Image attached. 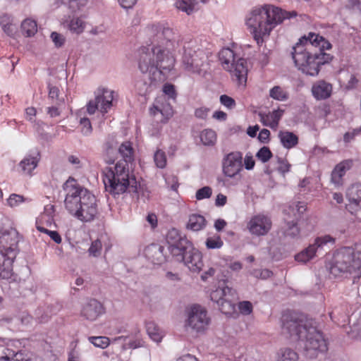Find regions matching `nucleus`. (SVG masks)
I'll return each instance as SVG.
<instances>
[{
	"instance_id": "58836bf2",
	"label": "nucleus",
	"mask_w": 361,
	"mask_h": 361,
	"mask_svg": "<svg viewBox=\"0 0 361 361\" xmlns=\"http://www.w3.org/2000/svg\"><path fill=\"white\" fill-rule=\"evenodd\" d=\"M49 95L48 98L54 104L57 106L64 105V99L59 97L60 90L56 86H52L51 84H48Z\"/></svg>"
},
{
	"instance_id": "f257e3e1",
	"label": "nucleus",
	"mask_w": 361,
	"mask_h": 361,
	"mask_svg": "<svg viewBox=\"0 0 361 361\" xmlns=\"http://www.w3.org/2000/svg\"><path fill=\"white\" fill-rule=\"evenodd\" d=\"M330 49L331 44L324 37L309 32L292 47L290 54L298 70L306 75L316 76L321 66L331 61L333 56L324 52Z\"/></svg>"
},
{
	"instance_id": "7ed1b4c3",
	"label": "nucleus",
	"mask_w": 361,
	"mask_h": 361,
	"mask_svg": "<svg viewBox=\"0 0 361 361\" xmlns=\"http://www.w3.org/2000/svg\"><path fill=\"white\" fill-rule=\"evenodd\" d=\"M295 11H286L273 5H264L253 8L246 17V25L259 46L264 38L270 35L272 30L285 19L295 17Z\"/></svg>"
},
{
	"instance_id": "69168bd1",
	"label": "nucleus",
	"mask_w": 361,
	"mask_h": 361,
	"mask_svg": "<svg viewBox=\"0 0 361 361\" xmlns=\"http://www.w3.org/2000/svg\"><path fill=\"white\" fill-rule=\"evenodd\" d=\"M61 106L54 104V106L48 107L47 110V114L51 118L59 116L61 114Z\"/></svg>"
},
{
	"instance_id": "5701e85b",
	"label": "nucleus",
	"mask_w": 361,
	"mask_h": 361,
	"mask_svg": "<svg viewBox=\"0 0 361 361\" xmlns=\"http://www.w3.org/2000/svg\"><path fill=\"white\" fill-rule=\"evenodd\" d=\"M40 158V153L38 150L30 152L20 161L18 166L20 171L25 175L31 176L32 171L38 166Z\"/></svg>"
},
{
	"instance_id": "dca6fc26",
	"label": "nucleus",
	"mask_w": 361,
	"mask_h": 361,
	"mask_svg": "<svg viewBox=\"0 0 361 361\" xmlns=\"http://www.w3.org/2000/svg\"><path fill=\"white\" fill-rule=\"evenodd\" d=\"M153 56H156V62L153 73L158 71L160 74L165 75L173 67L175 59L169 49L152 47Z\"/></svg>"
},
{
	"instance_id": "79ce46f5",
	"label": "nucleus",
	"mask_w": 361,
	"mask_h": 361,
	"mask_svg": "<svg viewBox=\"0 0 361 361\" xmlns=\"http://www.w3.org/2000/svg\"><path fill=\"white\" fill-rule=\"evenodd\" d=\"M279 361H298V355L290 348L281 349L279 353Z\"/></svg>"
},
{
	"instance_id": "37998d69",
	"label": "nucleus",
	"mask_w": 361,
	"mask_h": 361,
	"mask_svg": "<svg viewBox=\"0 0 361 361\" xmlns=\"http://www.w3.org/2000/svg\"><path fill=\"white\" fill-rule=\"evenodd\" d=\"M269 96L274 99L285 101L288 98V94L280 86H274L269 91Z\"/></svg>"
},
{
	"instance_id": "a878e982",
	"label": "nucleus",
	"mask_w": 361,
	"mask_h": 361,
	"mask_svg": "<svg viewBox=\"0 0 361 361\" xmlns=\"http://www.w3.org/2000/svg\"><path fill=\"white\" fill-rule=\"evenodd\" d=\"M332 85L325 80H318L312 87V95L317 100L326 99L331 97Z\"/></svg>"
},
{
	"instance_id": "09e8293b",
	"label": "nucleus",
	"mask_w": 361,
	"mask_h": 361,
	"mask_svg": "<svg viewBox=\"0 0 361 361\" xmlns=\"http://www.w3.org/2000/svg\"><path fill=\"white\" fill-rule=\"evenodd\" d=\"M68 26L71 31L77 34L81 33L84 30L83 22L78 18H73Z\"/></svg>"
},
{
	"instance_id": "8fccbe9b",
	"label": "nucleus",
	"mask_w": 361,
	"mask_h": 361,
	"mask_svg": "<svg viewBox=\"0 0 361 361\" xmlns=\"http://www.w3.org/2000/svg\"><path fill=\"white\" fill-rule=\"evenodd\" d=\"M272 157V152L268 147H262L256 154V157L262 163L267 162Z\"/></svg>"
},
{
	"instance_id": "72a5a7b5",
	"label": "nucleus",
	"mask_w": 361,
	"mask_h": 361,
	"mask_svg": "<svg viewBox=\"0 0 361 361\" xmlns=\"http://www.w3.org/2000/svg\"><path fill=\"white\" fill-rule=\"evenodd\" d=\"M346 196L350 202L361 207V184L351 185L347 190Z\"/></svg>"
},
{
	"instance_id": "4c0bfd02",
	"label": "nucleus",
	"mask_w": 361,
	"mask_h": 361,
	"mask_svg": "<svg viewBox=\"0 0 361 361\" xmlns=\"http://www.w3.org/2000/svg\"><path fill=\"white\" fill-rule=\"evenodd\" d=\"M150 78L143 76L135 82V88L140 95H145L150 91L152 82L149 81Z\"/></svg>"
},
{
	"instance_id": "2f4dec72",
	"label": "nucleus",
	"mask_w": 361,
	"mask_h": 361,
	"mask_svg": "<svg viewBox=\"0 0 361 361\" xmlns=\"http://www.w3.org/2000/svg\"><path fill=\"white\" fill-rule=\"evenodd\" d=\"M279 138L283 147L286 149H291L298 143V136L292 132L280 131Z\"/></svg>"
},
{
	"instance_id": "423d86ee",
	"label": "nucleus",
	"mask_w": 361,
	"mask_h": 361,
	"mask_svg": "<svg viewBox=\"0 0 361 361\" xmlns=\"http://www.w3.org/2000/svg\"><path fill=\"white\" fill-rule=\"evenodd\" d=\"M219 58L224 69L231 73L233 80L238 84L246 82L247 68L245 59L237 56L230 48L222 49L219 54Z\"/></svg>"
},
{
	"instance_id": "49530a36",
	"label": "nucleus",
	"mask_w": 361,
	"mask_h": 361,
	"mask_svg": "<svg viewBox=\"0 0 361 361\" xmlns=\"http://www.w3.org/2000/svg\"><path fill=\"white\" fill-rule=\"evenodd\" d=\"M89 341L95 347L106 348L109 345V338L106 336H90Z\"/></svg>"
},
{
	"instance_id": "f3484780",
	"label": "nucleus",
	"mask_w": 361,
	"mask_h": 361,
	"mask_svg": "<svg viewBox=\"0 0 361 361\" xmlns=\"http://www.w3.org/2000/svg\"><path fill=\"white\" fill-rule=\"evenodd\" d=\"M271 221L264 214L252 216L247 223V228L252 235L262 236L267 235L271 228Z\"/></svg>"
},
{
	"instance_id": "5fc2aeb1",
	"label": "nucleus",
	"mask_w": 361,
	"mask_h": 361,
	"mask_svg": "<svg viewBox=\"0 0 361 361\" xmlns=\"http://www.w3.org/2000/svg\"><path fill=\"white\" fill-rule=\"evenodd\" d=\"M252 274L257 279H267L273 275V273L271 270L268 269H254L252 272Z\"/></svg>"
},
{
	"instance_id": "ea45409f",
	"label": "nucleus",
	"mask_w": 361,
	"mask_h": 361,
	"mask_svg": "<svg viewBox=\"0 0 361 361\" xmlns=\"http://www.w3.org/2000/svg\"><path fill=\"white\" fill-rule=\"evenodd\" d=\"M21 29L27 37L33 36L37 31V23L30 19H25L21 24Z\"/></svg>"
},
{
	"instance_id": "c85d7f7f",
	"label": "nucleus",
	"mask_w": 361,
	"mask_h": 361,
	"mask_svg": "<svg viewBox=\"0 0 361 361\" xmlns=\"http://www.w3.org/2000/svg\"><path fill=\"white\" fill-rule=\"evenodd\" d=\"M235 290L229 288L225 284V281H219V286L216 289L212 291L210 298L212 301L217 303L221 302L225 298L229 295H234Z\"/></svg>"
},
{
	"instance_id": "b1692460",
	"label": "nucleus",
	"mask_w": 361,
	"mask_h": 361,
	"mask_svg": "<svg viewBox=\"0 0 361 361\" xmlns=\"http://www.w3.org/2000/svg\"><path fill=\"white\" fill-rule=\"evenodd\" d=\"M15 259L0 257V279L6 280L9 283L16 282L19 279L17 274L13 271V263Z\"/></svg>"
},
{
	"instance_id": "6e6552de",
	"label": "nucleus",
	"mask_w": 361,
	"mask_h": 361,
	"mask_svg": "<svg viewBox=\"0 0 361 361\" xmlns=\"http://www.w3.org/2000/svg\"><path fill=\"white\" fill-rule=\"evenodd\" d=\"M208 66L209 57L204 50L194 49L190 47L184 46L182 66L185 71L193 73H199Z\"/></svg>"
},
{
	"instance_id": "13d9d810",
	"label": "nucleus",
	"mask_w": 361,
	"mask_h": 361,
	"mask_svg": "<svg viewBox=\"0 0 361 361\" xmlns=\"http://www.w3.org/2000/svg\"><path fill=\"white\" fill-rule=\"evenodd\" d=\"M80 123L82 126L81 132L84 135H89L92 130L90 121L87 118H82Z\"/></svg>"
},
{
	"instance_id": "e2e57ef3",
	"label": "nucleus",
	"mask_w": 361,
	"mask_h": 361,
	"mask_svg": "<svg viewBox=\"0 0 361 361\" xmlns=\"http://www.w3.org/2000/svg\"><path fill=\"white\" fill-rule=\"evenodd\" d=\"M51 38L57 47H62L65 42V37L56 32H53L51 34Z\"/></svg>"
},
{
	"instance_id": "a211bd4d",
	"label": "nucleus",
	"mask_w": 361,
	"mask_h": 361,
	"mask_svg": "<svg viewBox=\"0 0 361 361\" xmlns=\"http://www.w3.org/2000/svg\"><path fill=\"white\" fill-rule=\"evenodd\" d=\"M243 154L239 152H233L228 154L223 160V171L225 176L233 178L237 176L243 169Z\"/></svg>"
},
{
	"instance_id": "603ef678",
	"label": "nucleus",
	"mask_w": 361,
	"mask_h": 361,
	"mask_svg": "<svg viewBox=\"0 0 361 361\" xmlns=\"http://www.w3.org/2000/svg\"><path fill=\"white\" fill-rule=\"evenodd\" d=\"M212 194V190L209 186H204L199 189L195 194V197L197 200H201L206 198H209Z\"/></svg>"
},
{
	"instance_id": "2eb2a0df",
	"label": "nucleus",
	"mask_w": 361,
	"mask_h": 361,
	"mask_svg": "<svg viewBox=\"0 0 361 361\" xmlns=\"http://www.w3.org/2000/svg\"><path fill=\"white\" fill-rule=\"evenodd\" d=\"M150 31L152 34V43L157 44L154 47L169 49L171 46L174 47V34L171 28L153 25Z\"/></svg>"
},
{
	"instance_id": "cd10ccee",
	"label": "nucleus",
	"mask_w": 361,
	"mask_h": 361,
	"mask_svg": "<svg viewBox=\"0 0 361 361\" xmlns=\"http://www.w3.org/2000/svg\"><path fill=\"white\" fill-rule=\"evenodd\" d=\"M145 49L146 48L142 49L139 60V68L142 73L152 72L156 62V56H153L152 48L151 51H145Z\"/></svg>"
},
{
	"instance_id": "473e14b6",
	"label": "nucleus",
	"mask_w": 361,
	"mask_h": 361,
	"mask_svg": "<svg viewBox=\"0 0 361 361\" xmlns=\"http://www.w3.org/2000/svg\"><path fill=\"white\" fill-rule=\"evenodd\" d=\"M118 153L123 158V161H121L123 164H126L128 166V163L132 162L134 159V150L130 142L126 141L123 142L118 148Z\"/></svg>"
},
{
	"instance_id": "4d7b16f0",
	"label": "nucleus",
	"mask_w": 361,
	"mask_h": 361,
	"mask_svg": "<svg viewBox=\"0 0 361 361\" xmlns=\"http://www.w3.org/2000/svg\"><path fill=\"white\" fill-rule=\"evenodd\" d=\"M102 250V243L99 240L93 241L88 250L90 255L97 257L100 255Z\"/></svg>"
},
{
	"instance_id": "e433bc0d",
	"label": "nucleus",
	"mask_w": 361,
	"mask_h": 361,
	"mask_svg": "<svg viewBox=\"0 0 361 361\" xmlns=\"http://www.w3.org/2000/svg\"><path fill=\"white\" fill-rule=\"evenodd\" d=\"M202 143L205 146H213L216 141V134L212 129H204L200 135Z\"/></svg>"
},
{
	"instance_id": "774afa93",
	"label": "nucleus",
	"mask_w": 361,
	"mask_h": 361,
	"mask_svg": "<svg viewBox=\"0 0 361 361\" xmlns=\"http://www.w3.org/2000/svg\"><path fill=\"white\" fill-rule=\"evenodd\" d=\"M270 131L267 129H262L259 135L258 139L262 143H267L269 141Z\"/></svg>"
},
{
	"instance_id": "1a4fd4ad",
	"label": "nucleus",
	"mask_w": 361,
	"mask_h": 361,
	"mask_svg": "<svg viewBox=\"0 0 361 361\" xmlns=\"http://www.w3.org/2000/svg\"><path fill=\"white\" fill-rule=\"evenodd\" d=\"M282 333L293 339H302L312 321H303L296 314L285 313L281 317Z\"/></svg>"
},
{
	"instance_id": "393cba45",
	"label": "nucleus",
	"mask_w": 361,
	"mask_h": 361,
	"mask_svg": "<svg viewBox=\"0 0 361 361\" xmlns=\"http://www.w3.org/2000/svg\"><path fill=\"white\" fill-rule=\"evenodd\" d=\"M164 247L159 244H151L145 250L146 257L153 264H161L166 261Z\"/></svg>"
},
{
	"instance_id": "680f3d73",
	"label": "nucleus",
	"mask_w": 361,
	"mask_h": 361,
	"mask_svg": "<svg viewBox=\"0 0 361 361\" xmlns=\"http://www.w3.org/2000/svg\"><path fill=\"white\" fill-rule=\"evenodd\" d=\"M220 102L228 109H233L235 106V100L226 94H223L220 97Z\"/></svg>"
},
{
	"instance_id": "39448f33",
	"label": "nucleus",
	"mask_w": 361,
	"mask_h": 361,
	"mask_svg": "<svg viewBox=\"0 0 361 361\" xmlns=\"http://www.w3.org/2000/svg\"><path fill=\"white\" fill-rule=\"evenodd\" d=\"M361 268V251L350 247L337 250L330 262L329 271L337 276L343 273H353Z\"/></svg>"
},
{
	"instance_id": "de8ad7c7",
	"label": "nucleus",
	"mask_w": 361,
	"mask_h": 361,
	"mask_svg": "<svg viewBox=\"0 0 361 361\" xmlns=\"http://www.w3.org/2000/svg\"><path fill=\"white\" fill-rule=\"evenodd\" d=\"M154 161L158 168L164 169L166 165V157L164 151L157 149L154 155Z\"/></svg>"
},
{
	"instance_id": "338daca9",
	"label": "nucleus",
	"mask_w": 361,
	"mask_h": 361,
	"mask_svg": "<svg viewBox=\"0 0 361 361\" xmlns=\"http://www.w3.org/2000/svg\"><path fill=\"white\" fill-rule=\"evenodd\" d=\"M209 112V109L206 107H200L195 110V116L198 118L205 119L207 117Z\"/></svg>"
},
{
	"instance_id": "c03bdc74",
	"label": "nucleus",
	"mask_w": 361,
	"mask_h": 361,
	"mask_svg": "<svg viewBox=\"0 0 361 361\" xmlns=\"http://www.w3.org/2000/svg\"><path fill=\"white\" fill-rule=\"evenodd\" d=\"M0 25L8 35L13 34L12 19L9 15L3 14L0 16Z\"/></svg>"
},
{
	"instance_id": "c9c22d12",
	"label": "nucleus",
	"mask_w": 361,
	"mask_h": 361,
	"mask_svg": "<svg viewBox=\"0 0 361 361\" xmlns=\"http://www.w3.org/2000/svg\"><path fill=\"white\" fill-rule=\"evenodd\" d=\"M146 329L149 336L155 342L161 341L163 334L158 326L154 322H146Z\"/></svg>"
},
{
	"instance_id": "0e129e2a",
	"label": "nucleus",
	"mask_w": 361,
	"mask_h": 361,
	"mask_svg": "<svg viewBox=\"0 0 361 361\" xmlns=\"http://www.w3.org/2000/svg\"><path fill=\"white\" fill-rule=\"evenodd\" d=\"M278 163H279V166H278V171L284 174L285 173H287L290 170V164H288V162L282 159V158H278Z\"/></svg>"
},
{
	"instance_id": "9b49d317",
	"label": "nucleus",
	"mask_w": 361,
	"mask_h": 361,
	"mask_svg": "<svg viewBox=\"0 0 361 361\" xmlns=\"http://www.w3.org/2000/svg\"><path fill=\"white\" fill-rule=\"evenodd\" d=\"M19 235L14 228L0 231V257L15 259L18 252Z\"/></svg>"
},
{
	"instance_id": "f704fd0d",
	"label": "nucleus",
	"mask_w": 361,
	"mask_h": 361,
	"mask_svg": "<svg viewBox=\"0 0 361 361\" xmlns=\"http://www.w3.org/2000/svg\"><path fill=\"white\" fill-rule=\"evenodd\" d=\"M236 293L235 292L234 295H229L225 298L218 305L220 311L225 314H231L235 310V305L233 300L235 299Z\"/></svg>"
},
{
	"instance_id": "7c9ffc66",
	"label": "nucleus",
	"mask_w": 361,
	"mask_h": 361,
	"mask_svg": "<svg viewBox=\"0 0 361 361\" xmlns=\"http://www.w3.org/2000/svg\"><path fill=\"white\" fill-rule=\"evenodd\" d=\"M206 225L207 221L202 215L192 214L189 216L186 228L192 231H199L204 229Z\"/></svg>"
},
{
	"instance_id": "c756f323",
	"label": "nucleus",
	"mask_w": 361,
	"mask_h": 361,
	"mask_svg": "<svg viewBox=\"0 0 361 361\" xmlns=\"http://www.w3.org/2000/svg\"><path fill=\"white\" fill-rule=\"evenodd\" d=\"M284 111L282 109L274 110L272 112H269L265 116L260 114L261 119L264 126H269V128L274 129L278 127L279 121L281 120Z\"/></svg>"
},
{
	"instance_id": "bb28decb",
	"label": "nucleus",
	"mask_w": 361,
	"mask_h": 361,
	"mask_svg": "<svg viewBox=\"0 0 361 361\" xmlns=\"http://www.w3.org/2000/svg\"><path fill=\"white\" fill-rule=\"evenodd\" d=\"M352 166L351 160H345L338 164L331 173V182L336 186L342 185L343 177Z\"/></svg>"
},
{
	"instance_id": "0eeeda50",
	"label": "nucleus",
	"mask_w": 361,
	"mask_h": 361,
	"mask_svg": "<svg viewBox=\"0 0 361 361\" xmlns=\"http://www.w3.org/2000/svg\"><path fill=\"white\" fill-rule=\"evenodd\" d=\"M303 343V355L308 359L316 358L319 353L327 350V345L320 331L310 324L300 339Z\"/></svg>"
},
{
	"instance_id": "bf43d9fd",
	"label": "nucleus",
	"mask_w": 361,
	"mask_h": 361,
	"mask_svg": "<svg viewBox=\"0 0 361 361\" xmlns=\"http://www.w3.org/2000/svg\"><path fill=\"white\" fill-rule=\"evenodd\" d=\"M163 92L168 97L169 99H175L177 96V93L175 89V86L172 84L166 83L163 86Z\"/></svg>"
},
{
	"instance_id": "6e6d98bb",
	"label": "nucleus",
	"mask_w": 361,
	"mask_h": 361,
	"mask_svg": "<svg viewBox=\"0 0 361 361\" xmlns=\"http://www.w3.org/2000/svg\"><path fill=\"white\" fill-rule=\"evenodd\" d=\"M63 2L68 4L72 11L75 12L86 4L87 0H63Z\"/></svg>"
},
{
	"instance_id": "aec40b11",
	"label": "nucleus",
	"mask_w": 361,
	"mask_h": 361,
	"mask_svg": "<svg viewBox=\"0 0 361 361\" xmlns=\"http://www.w3.org/2000/svg\"><path fill=\"white\" fill-rule=\"evenodd\" d=\"M306 210V205L305 202H298L297 203H293L289 207V212H291L294 216V219L291 221L286 223V228L284 233L286 236L291 238L297 237L300 233V230L297 226V222L301 216Z\"/></svg>"
},
{
	"instance_id": "20e7f679",
	"label": "nucleus",
	"mask_w": 361,
	"mask_h": 361,
	"mask_svg": "<svg viewBox=\"0 0 361 361\" xmlns=\"http://www.w3.org/2000/svg\"><path fill=\"white\" fill-rule=\"evenodd\" d=\"M103 182L106 190L113 196L119 195L127 190L137 193V183L134 176H130L126 164L118 161L114 167L103 170Z\"/></svg>"
},
{
	"instance_id": "f8f14e48",
	"label": "nucleus",
	"mask_w": 361,
	"mask_h": 361,
	"mask_svg": "<svg viewBox=\"0 0 361 361\" xmlns=\"http://www.w3.org/2000/svg\"><path fill=\"white\" fill-rule=\"evenodd\" d=\"M173 257L178 262H184L185 265L194 272L200 271L203 266L202 255L193 247L192 243L185 247L179 255H175Z\"/></svg>"
},
{
	"instance_id": "864d4df0",
	"label": "nucleus",
	"mask_w": 361,
	"mask_h": 361,
	"mask_svg": "<svg viewBox=\"0 0 361 361\" xmlns=\"http://www.w3.org/2000/svg\"><path fill=\"white\" fill-rule=\"evenodd\" d=\"M25 200L26 199L22 195L17 194H11L7 199V204L8 206L13 207L25 202Z\"/></svg>"
},
{
	"instance_id": "3c124183",
	"label": "nucleus",
	"mask_w": 361,
	"mask_h": 361,
	"mask_svg": "<svg viewBox=\"0 0 361 361\" xmlns=\"http://www.w3.org/2000/svg\"><path fill=\"white\" fill-rule=\"evenodd\" d=\"M36 228L39 231L47 234L56 243L59 244L61 243V237L57 231H50L38 225H37Z\"/></svg>"
},
{
	"instance_id": "ddd939ff",
	"label": "nucleus",
	"mask_w": 361,
	"mask_h": 361,
	"mask_svg": "<svg viewBox=\"0 0 361 361\" xmlns=\"http://www.w3.org/2000/svg\"><path fill=\"white\" fill-rule=\"evenodd\" d=\"M114 92L106 88L98 90V94L94 99L90 100L87 104V111L89 114H93L97 110L106 114L112 106Z\"/></svg>"
},
{
	"instance_id": "052dcab7",
	"label": "nucleus",
	"mask_w": 361,
	"mask_h": 361,
	"mask_svg": "<svg viewBox=\"0 0 361 361\" xmlns=\"http://www.w3.org/2000/svg\"><path fill=\"white\" fill-rule=\"evenodd\" d=\"M240 312L244 315H248L252 312V304L250 301L240 302L238 304Z\"/></svg>"
},
{
	"instance_id": "f03ea898",
	"label": "nucleus",
	"mask_w": 361,
	"mask_h": 361,
	"mask_svg": "<svg viewBox=\"0 0 361 361\" xmlns=\"http://www.w3.org/2000/svg\"><path fill=\"white\" fill-rule=\"evenodd\" d=\"M66 192L64 206L70 214L83 222L94 219L98 214L96 197L70 176L63 185Z\"/></svg>"
},
{
	"instance_id": "9d476101",
	"label": "nucleus",
	"mask_w": 361,
	"mask_h": 361,
	"mask_svg": "<svg viewBox=\"0 0 361 361\" xmlns=\"http://www.w3.org/2000/svg\"><path fill=\"white\" fill-rule=\"evenodd\" d=\"M211 319L206 309L199 305H193L187 311L185 326L197 333H203L209 327Z\"/></svg>"
},
{
	"instance_id": "a19ab883",
	"label": "nucleus",
	"mask_w": 361,
	"mask_h": 361,
	"mask_svg": "<svg viewBox=\"0 0 361 361\" xmlns=\"http://www.w3.org/2000/svg\"><path fill=\"white\" fill-rule=\"evenodd\" d=\"M196 4V0H178L176 2V6L178 9L190 15L193 12Z\"/></svg>"
},
{
	"instance_id": "a18cd8bd",
	"label": "nucleus",
	"mask_w": 361,
	"mask_h": 361,
	"mask_svg": "<svg viewBox=\"0 0 361 361\" xmlns=\"http://www.w3.org/2000/svg\"><path fill=\"white\" fill-rule=\"evenodd\" d=\"M205 245L207 249H219L223 246L224 242L220 235H214L207 238Z\"/></svg>"
},
{
	"instance_id": "412c9836",
	"label": "nucleus",
	"mask_w": 361,
	"mask_h": 361,
	"mask_svg": "<svg viewBox=\"0 0 361 361\" xmlns=\"http://www.w3.org/2000/svg\"><path fill=\"white\" fill-rule=\"evenodd\" d=\"M104 312V305L94 298H90L82 305L80 314L87 320L93 322Z\"/></svg>"
},
{
	"instance_id": "6ab92c4d",
	"label": "nucleus",
	"mask_w": 361,
	"mask_h": 361,
	"mask_svg": "<svg viewBox=\"0 0 361 361\" xmlns=\"http://www.w3.org/2000/svg\"><path fill=\"white\" fill-rule=\"evenodd\" d=\"M166 242L169 245L168 249L173 257L179 255L180 251L191 243L185 235H181L176 228H171L168 231Z\"/></svg>"
},
{
	"instance_id": "4be33fe9",
	"label": "nucleus",
	"mask_w": 361,
	"mask_h": 361,
	"mask_svg": "<svg viewBox=\"0 0 361 361\" xmlns=\"http://www.w3.org/2000/svg\"><path fill=\"white\" fill-rule=\"evenodd\" d=\"M151 115L155 116L157 114H161L163 118L161 121L166 123L173 114V110L171 105L168 103L165 97H159L156 99L153 106L150 108Z\"/></svg>"
},
{
	"instance_id": "4468645a",
	"label": "nucleus",
	"mask_w": 361,
	"mask_h": 361,
	"mask_svg": "<svg viewBox=\"0 0 361 361\" xmlns=\"http://www.w3.org/2000/svg\"><path fill=\"white\" fill-rule=\"evenodd\" d=\"M334 243L335 239L329 235L317 237L313 244L310 245L307 248L297 254L295 256V259L299 262L306 263L314 258L316 253L323 249L328 243L334 244Z\"/></svg>"
}]
</instances>
